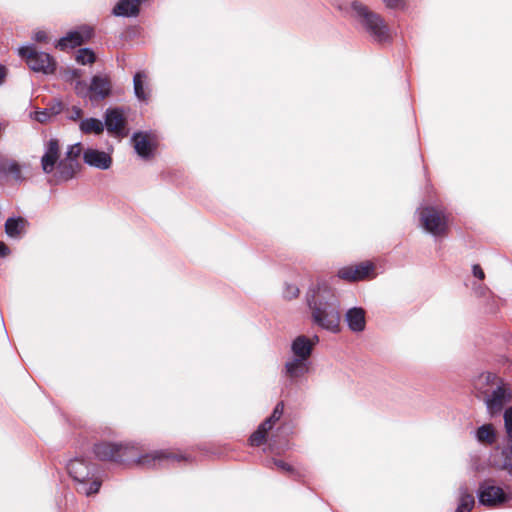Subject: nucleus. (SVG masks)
Listing matches in <instances>:
<instances>
[{
  "label": "nucleus",
  "mask_w": 512,
  "mask_h": 512,
  "mask_svg": "<svg viewBox=\"0 0 512 512\" xmlns=\"http://www.w3.org/2000/svg\"><path fill=\"white\" fill-rule=\"evenodd\" d=\"M93 453L101 461L119 464H137L143 467H154L162 461L182 462L188 457L179 450L162 449L142 454L140 449L129 443L99 442L93 447Z\"/></svg>",
  "instance_id": "nucleus-1"
},
{
  "label": "nucleus",
  "mask_w": 512,
  "mask_h": 512,
  "mask_svg": "<svg viewBox=\"0 0 512 512\" xmlns=\"http://www.w3.org/2000/svg\"><path fill=\"white\" fill-rule=\"evenodd\" d=\"M307 304L316 325L332 332L339 331V301L328 285L319 284L310 289L307 293Z\"/></svg>",
  "instance_id": "nucleus-2"
},
{
  "label": "nucleus",
  "mask_w": 512,
  "mask_h": 512,
  "mask_svg": "<svg viewBox=\"0 0 512 512\" xmlns=\"http://www.w3.org/2000/svg\"><path fill=\"white\" fill-rule=\"evenodd\" d=\"M69 475L78 482L77 491L86 496L96 494L101 486L98 479H90L94 476L95 467L84 458H74L67 465Z\"/></svg>",
  "instance_id": "nucleus-3"
},
{
  "label": "nucleus",
  "mask_w": 512,
  "mask_h": 512,
  "mask_svg": "<svg viewBox=\"0 0 512 512\" xmlns=\"http://www.w3.org/2000/svg\"><path fill=\"white\" fill-rule=\"evenodd\" d=\"M352 9L362 26L375 41L382 43L390 40L389 27L381 15L369 10L367 6L358 1L352 3Z\"/></svg>",
  "instance_id": "nucleus-4"
},
{
  "label": "nucleus",
  "mask_w": 512,
  "mask_h": 512,
  "mask_svg": "<svg viewBox=\"0 0 512 512\" xmlns=\"http://www.w3.org/2000/svg\"><path fill=\"white\" fill-rule=\"evenodd\" d=\"M450 221L451 215L443 207L426 206L420 211L423 228L434 236H447Z\"/></svg>",
  "instance_id": "nucleus-5"
},
{
  "label": "nucleus",
  "mask_w": 512,
  "mask_h": 512,
  "mask_svg": "<svg viewBox=\"0 0 512 512\" xmlns=\"http://www.w3.org/2000/svg\"><path fill=\"white\" fill-rule=\"evenodd\" d=\"M19 55L24 59L31 70L43 74H53L56 70V61L45 52H39L34 46L19 48Z\"/></svg>",
  "instance_id": "nucleus-6"
},
{
  "label": "nucleus",
  "mask_w": 512,
  "mask_h": 512,
  "mask_svg": "<svg viewBox=\"0 0 512 512\" xmlns=\"http://www.w3.org/2000/svg\"><path fill=\"white\" fill-rule=\"evenodd\" d=\"M284 413V402L280 401L276 404L272 414L266 418L254 431L250 438L249 443L251 446L259 447L267 442L269 432L274 425L281 419Z\"/></svg>",
  "instance_id": "nucleus-7"
},
{
  "label": "nucleus",
  "mask_w": 512,
  "mask_h": 512,
  "mask_svg": "<svg viewBox=\"0 0 512 512\" xmlns=\"http://www.w3.org/2000/svg\"><path fill=\"white\" fill-rule=\"evenodd\" d=\"M478 498L479 502L485 506L497 507L508 501L509 496L501 487L495 486L493 480L489 479L480 484Z\"/></svg>",
  "instance_id": "nucleus-8"
},
{
  "label": "nucleus",
  "mask_w": 512,
  "mask_h": 512,
  "mask_svg": "<svg viewBox=\"0 0 512 512\" xmlns=\"http://www.w3.org/2000/svg\"><path fill=\"white\" fill-rule=\"evenodd\" d=\"M374 269V264L366 261L340 268L337 276L347 282L364 281L374 277Z\"/></svg>",
  "instance_id": "nucleus-9"
},
{
  "label": "nucleus",
  "mask_w": 512,
  "mask_h": 512,
  "mask_svg": "<svg viewBox=\"0 0 512 512\" xmlns=\"http://www.w3.org/2000/svg\"><path fill=\"white\" fill-rule=\"evenodd\" d=\"M127 120L124 110L120 107L109 108L105 113V126L109 133L124 135Z\"/></svg>",
  "instance_id": "nucleus-10"
},
{
  "label": "nucleus",
  "mask_w": 512,
  "mask_h": 512,
  "mask_svg": "<svg viewBox=\"0 0 512 512\" xmlns=\"http://www.w3.org/2000/svg\"><path fill=\"white\" fill-rule=\"evenodd\" d=\"M60 161V143L58 139L52 138L46 144V151L41 158V167L44 173L51 174L55 171Z\"/></svg>",
  "instance_id": "nucleus-11"
},
{
  "label": "nucleus",
  "mask_w": 512,
  "mask_h": 512,
  "mask_svg": "<svg viewBox=\"0 0 512 512\" xmlns=\"http://www.w3.org/2000/svg\"><path fill=\"white\" fill-rule=\"evenodd\" d=\"M89 98L91 101L103 100L111 95L112 82L108 76H93L88 87Z\"/></svg>",
  "instance_id": "nucleus-12"
},
{
  "label": "nucleus",
  "mask_w": 512,
  "mask_h": 512,
  "mask_svg": "<svg viewBox=\"0 0 512 512\" xmlns=\"http://www.w3.org/2000/svg\"><path fill=\"white\" fill-rule=\"evenodd\" d=\"M318 341V336H315L314 338L310 339L304 335H300L296 337L292 343V352L297 359L308 361L312 354L313 347L315 346L316 343H318Z\"/></svg>",
  "instance_id": "nucleus-13"
},
{
  "label": "nucleus",
  "mask_w": 512,
  "mask_h": 512,
  "mask_svg": "<svg viewBox=\"0 0 512 512\" xmlns=\"http://www.w3.org/2000/svg\"><path fill=\"white\" fill-rule=\"evenodd\" d=\"M132 141L134 148L140 157L148 159L152 156L153 150L156 148V144L149 134L142 132L135 133Z\"/></svg>",
  "instance_id": "nucleus-14"
},
{
  "label": "nucleus",
  "mask_w": 512,
  "mask_h": 512,
  "mask_svg": "<svg viewBox=\"0 0 512 512\" xmlns=\"http://www.w3.org/2000/svg\"><path fill=\"white\" fill-rule=\"evenodd\" d=\"M55 169L56 172L54 173L53 178L54 181L58 183L74 178L80 169V164L79 162H73L72 160L63 158L59 161Z\"/></svg>",
  "instance_id": "nucleus-15"
},
{
  "label": "nucleus",
  "mask_w": 512,
  "mask_h": 512,
  "mask_svg": "<svg viewBox=\"0 0 512 512\" xmlns=\"http://www.w3.org/2000/svg\"><path fill=\"white\" fill-rule=\"evenodd\" d=\"M83 159L88 165L99 169H108L112 163V159L107 153L95 149L86 150Z\"/></svg>",
  "instance_id": "nucleus-16"
},
{
  "label": "nucleus",
  "mask_w": 512,
  "mask_h": 512,
  "mask_svg": "<svg viewBox=\"0 0 512 512\" xmlns=\"http://www.w3.org/2000/svg\"><path fill=\"white\" fill-rule=\"evenodd\" d=\"M346 321L349 328L354 332H361L365 329L366 319L365 310L360 307H354L347 311Z\"/></svg>",
  "instance_id": "nucleus-17"
},
{
  "label": "nucleus",
  "mask_w": 512,
  "mask_h": 512,
  "mask_svg": "<svg viewBox=\"0 0 512 512\" xmlns=\"http://www.w3.org/2000/svg\"><path fill=\"white\" fill-rule=\"evenodd\" d=\"M141 0H120L113 8L116 16L134 17L139 14Z\"/></svg>",
  "instance_id": "nucleus-18"
},
{
  "label": "nucleus",
  "mask_w": 512,
  "mask_h": 512,
  "mask_svg": "<svg viewBox=\"0 0 512 512\" xmlns=\"http://www.w3.org/2000/svg\"><path fill=\"white\" fill-rule=\"evenodd\" d=\"M506 401V389L503 386H497L492 394L485 399L487 407L492 414L500 412Z\"/></svg>",
  "instance_id": "nucleus-19"
},
{
  "label": "nucleus",
  "mask_w": 512,
  "mask_h": 512,
  "mask_svg": "<svg viewBox=\"0 0 512 512\" xmlns=\"http://www.w3.org/2000/svg\"><path fill=\"white\" fill-rule=\"evenodd\" d=\"M90 36L91 32L89 30L86 31L85 35L79 31L69 32L65 37L58 41L57 46L62 50L67 48H75L82 45L85 40L90 38Z\"/></svg>",
  "instance_id": "nucleus-20"
},
{
  "label": "nucleus",
  "mask_w": 512,
  "mask_h": 512,
  "mask_svg": "<svg viewBox=\"0 0 512 512\" xmlns=\"http://www.w3.org/2000/svg\"><path fill=\"white\" fill-rule=\"evenodd\" d=\"M28 221L22 217L8 218L5 222V232L11 238H18L26 232Z\"/></svg>",
  "instance_id": "nucleus-21"
},
{
  "label": "nucleus",
  "mask_w": 512,
  "mask_h": 512,
  "mask_svg": "<svg viewBox=\"0 0 512 512\" xmlns=\"http://www.w3.org/2000/svg\"><path fill=\"white\" fill-rule=\"evenodd\" d=\"M307 361L294 358L285 364V373L291 379L299 378L308 372Z\"/></svg>",
  "instance_id": "nucleus-22"
},
{
  "label": "nucleus",
  "mask_w": 512,
  "mask_h": 512,
  "mask_svg": "<svg viewBox=\"0 0 512 512\" xmlns=\"http://www.w3.org/2000/svg\"><path fill=\"white\" fill-rule=\"evenodd\" d=\"M477 439L485 445H492L496 440L495 429L492 424H484L477 429Z\"/></svg>",
  "instance_id": "nucleus-23"
},
{
  "label": "nucleus",
  "mask_w": 512,
  "mask_h": 512,
  "mask_svg": "<svg viewBox=\"0 0 512 512\" xmlns=\"http://www.w3.org/2000/svg\"><path fill=\"white\" fill-rule=\"evenodd\" d=\"M273 462L279 470L291 476L295 481H302L303 478L306 476L304 470L295 469L293 466H291L290 464L286 463L283 460L275 459Z\"/></svg>",
  "instance_id": "nucleus-24"
},
{
  "label": "nucleus",
  "mask_w": 512,
  "mask_h": 512,
  "mask_svg": "<svg viewBox=\"0 0 512 512\" xmlns=\"http://www.w3.org/2000/svg\"><path fill=\"white\" fill-rule=\"evenodd\" d=\"M80 129L85 134H101L104 130V125L99 119L88 118L81 122Z\"/></svg>",
  "instance_id": "nucleus-25"
},
{
  "label": "nucleus",
  "mask_w": 512,
  "mask_h": 512,
  "mask_svg": "<svg viewBox=\"0 0 512 512\" xmlns=\"http://www.w3.org/2000/svg\"><path fill=\"white\" fill-rule=\"evenodd\" d=\"M146 78V73L143 71H139L134 75L133 79L135 95L139 100L143 101L148 98V94L144 90V81L146 80Z\"/></svg>",
  "instance_id": "nucleus-26"
},
{
  "label": "nucleus",
  "mask_w": 512,
  "mask_h": 512,
  "mask_svg": "<svg viewBox=\"0 0 512 512\" xmlns=\"http://www.w3.org/2000/svg\"><path fill=\"white\" fill-rule=\"evenodd\" d=\"M96 60L95 53L88 49V48H82L77 51L76 54V61L82 65L86 64H92Z\"/></svg>",
  "instance_id": "nucleus-27"
},
{
  "label": "nucleus",
  "mask_w": 512,
  "mask_h": 512,
  "mask_svg": "<svg viewBox=\"0 0 512 512\" xmlns=\"http://www.w3.org/2000/svg\"><path fill=\"white\" fill-rule=\"evenodd\" d=\"M499 382H500V379L497 377L496 374L487 372V373L481 374L478 377V379L476 381V387L481 389L484 384L500 386Z\"/></svg>",
  "instance_id": "nucleus-28"
},
{
  "label": "nucleus",
  "mask_w": 512,
  "mask_h": 512,
  "mask_svg": "<svg viewBox=\"0 0 512 512\" xmlns=\"http://www.w3.org/2000/svg\"><path fill=\"white\" fill-rule=\"evenodd\" d=\"M475 500L473 495L464 494L460 499L459 506L455 512H469L474 507Z\"/></svg>",
  "instance_id": "nucleus-29"
},
{
  "label": "nucleus",
  "mask_w": 512,
  "mask_h": 512,
  "mask_svg": "<svg viewBox=\"0 0 512 512\" xmlns=\"http://www.w3.org/2000/svg\"><path fill=\"white\" fill-rule=\"evenodd\" d=\"M82 152L81 144L77 143L74 145H71L65 155V159L72 160L73 162H78V158Z\"/></svg>",
  "instance_id": "nucleus-30"
},
{
  "label": "nucleus",
  "mask_w": 512,
  "mask_h": 512,
  "mask_svg": "<svg viewBox=\"0 0 512 512\" xmlns=\"http://www.w3.org/2000/svg\"><path fill=\"white\" fill-rule=\"evenodd\" d=\"M504 423L508 438L512 440V407L505 410Z\"/></svg>",
  "instance_id": "nucleus-31"
},
{
  "label": "nucleus",
  "mask_w": 512,
  "mask_h": 512,
  "mask_svg": "<svg viewBox=\"0 0 512 512\" xmlns=\"http://www.w3.org/2000/svg\"><path fill=\"white\" fill-rule=\"evenodd\" d=\"M4 171L8 174H11L15 177V179H20L21 177V170L20 166L16 162L8 163L3 167Z\"/></svg>",
  "instance_id": "nucleus-32"
},
{
  "label": "nucleus",
  "mask_w": 512,
  "mask_h": 512,
  "mask_svg": "<svg viewBox=\"0 0 512 512\" xmlns=\"http://www.w3.org/2000/svg\"><path fill=\"white\" fill-rule=\"evenodd\" d=\"M46 109L49 111L50 115L56 116L62 112L63 103L60 100H54L48 104Z\"/></svg>",
  "instance_id": "nucleus-33"
},
{
  "label": "nucleus",
  "mask_w": 512,
  "mask_h": 512,
  "mask_svg": "<svg viewBox=\"0 0 512 512\" xmlns=\"http://www.w3.org/2000/svg\"><path fill=\"white\" fill-rule=\"evenodd\" d=\"M51 117L52 115H50L46 108L44 110L35 112V120L40 123H47Z\"/></svg>",
  "instance_id": "nucleus-34"
},
{
  "label": "nucleus",
  "mask_w": 512,
  "mask_h": 512,
  "mask_svg": "<svg viewBox=\"0 0 512 512\" xmlns=\"http://www.w3.org/2000/svg\"><path fill=\"white\" fill-rule=\"evenodd\" d=\"M74 89H75L76 94L81 97H85L87 95V93L89 92V90L86 87L85 82L82 80L76 81Z\"/></svg>",
  "instance_id": "nucleus-35"
},
{
  "label": "nucleus",
  "mask_w": 512,
  "mask_h": 512,
  "mask_svg": "<svg viewBox=\"0 0 512 512\" xmlns=\"http://www.w3.org/2000/svg\"><path fill=\"white\" fill-rule=\"evenodd\" d=\"M383 2L390 9H399L405 6V0H383Z\"/></svg>",
  "instance_id": "nucleus-36"
},
{
  "label": "nucleus",
  "mask_w": 512,
  "mask_h": 512,
  "mask_svg": "<svg viewBox=\"0 0 512 512\" xmlns=\"http://www.w3.org/2000/svg\"><path fill=\"white\" fill-rule=\"evenodd\" d=\"M299 289L294 285H287L285 290V298L291 300L293 298L298 297Z\"/></svg>",
  "instance_id": "nucleus-37"
},
{
  "label": "nucleus",
  "mask_w": 512,
  "mask_h": 512,
  "mask_svg": "<svg viewBox=\"0 0 512 512\" xmlns=\"http://www.w3.org/2000/svg\"><path fill=\"white\" fill-rule=\"evenodd\" d=\"M473 275L478 278L479 280H484L485 278V273L483 271V269L481 268V266L479 264H475L473 265Z\"/></svg>",
  "instance_id": "nucleus-38"
},
{
  "label": "nucleus",
  "mask_w": 512,
  "mask_h": 512,
  "mask_svg": "<svg viewBox=\"0 0 512 512\" xmlns=\"http://www.w3.org/2000/svg\"><path fill=\"white\" fill-rule=\"evenodd\" d=\"M34 39L39 43H46L48 41V35L45 31H38L35 33Z\"/></svg>",
  "instance_id": "nucleus-39"
},
{
  "label": "nucleus",
  "mask_w": 512,
  "mask_h": 512,
  "mask_svg": "<svg viewBox=\"0 0 512 512\" xmlns=\"http://www.w3.org/2000/svg\"><path fill=\"white\" fill-rule=\"evenodd\" d=\"M83 111L79 107L73 106L71 110V115L69 116L72 120H78L82 117Z\"/></svg>",
  "instance_id": "nucleus-40"
},
{
  "label": "nucleus",
  "mask_w": 512,
  "mask_h": 512,
  "mask_svg": "<svg viewBox=\"0 0 512 512\" xmlns=\"http://www.w3.org/2000/svg\"><path fill=\"white\" fill-rule=\"evenodd\" d=\"M10 253V248L3 241H0V258H5L9 256Z\"/></svg>",
  "instance_id": "nucleus-41"
},
{
  "label": "nucleus",
  "mask_w": 512,
  "mask_h": 512,
  "mask_svg": "<svg viewBox=\"0 0 512 512\" xmlns=\"http://www.w3.org/2000/svg\"><path fill=\"white\" fill-rule=\"evenodd\" d=\"M7 76V68L4 65H0V85L4 82Z\"/></svg>",
  "instance_id": "nucleus-42"
},
{
  "label": "nucleus",
  "mask_w": 512,
  "mask_h": 512,
  "mask_svg": "<svg viewBox=\"0 0 512 512\" xmlns=\"http://www.w3.org/2000/svg\"><path fill=\"white\" fill-rule=\"evenodd\" d=\"M73 76H74V77H77V78H78V77H80V73H79V71L74 70V71H73Z\"/></svg>",
  "instance_id": "nucleus-43"
}]
</instances>
